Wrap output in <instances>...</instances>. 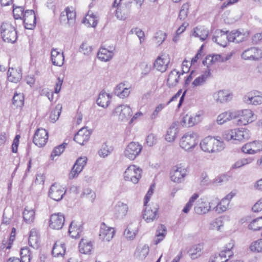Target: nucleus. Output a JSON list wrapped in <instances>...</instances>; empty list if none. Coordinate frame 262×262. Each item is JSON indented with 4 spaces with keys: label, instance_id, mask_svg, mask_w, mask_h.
<instances>
[{
    "label": "nucleus",
    "instance_id": "17",
    "mask_svg": "<svg viewBox=\"0 0 262 262\" xmlns=\"http://www.w3.org/2000/svg\"><path fill=\"white\" fill-rule=\"evenodd\" d=\"M261 57V50L255 47L245 50L242 54V58L245 60H257Z\"/></svg>",
    "mask_w": 262,
    "mask_h": 262
},
{
    "label": "nucleus",
    "instance_id": "36",
    "mask_svg": "<svg viewBox=\"0 0 262 262\" xmlns=\"http://www.w3.org/2000/svg\"><path fill=\"white\" fill-rule=\"evenodd\" d=\"M208 34V30L205 28L204 27H197L195 28L192 33L193 36L200 38L202 41L207 38Z\"/></svg>",
    "mask_w": 262,
    "mask_h": 262
},
{
    "label": "nucleus",
    "instance_id": "44",
    "mask_svg": "<svg viewBox=\"0 0 262 262\" xmlns=\"http://www.w3.org/2000/svg\"><path fill=\"white\" fill-rule=\"evenodd\" d=\"M97 18V16L92 12L90 13V11H89L86 17L83 20V23L89 24V26L92 27H95L98 23Z\"/></svg>",
    "mask_w": 262,
    "mask_h": 262
},
{
    "label": "nucleus",
    "instance_id": "45",
    "mask_svg": "<svg viewBox=\"0 0 262 262\" xmlns=\"http://www.w3.org/2000/svg\"><path fill=\"white\" fill-rule=\"evenodd\" d=\"M62 106L60 104H57L54 109H53L50 114L49 120L52 122H56L59 118L61 113Z\"/></svg>",
    "mask_w": 262,
    "mask_h": 262
},
{
    "label": "nucleus",
    "instance_id": "58",
    "mask_svg": "<svg viewBox=\"0 0 262 262\" xmlns=\"http://www.w3.org/2000/svg\"><path fill=\"white\" fill-rule=\"evenodd\" d=\"M157 138L155 135L150 134L146 138V143L149 146H152L156 144Z\"/></svg>",
    "mask_w": 262,
    "mask_h": 262
},
{
    "label": "nucleus",
    "instance_id": "18",
    "mask_svg": "<svg viewBox=\"0 0 262 262\" xmlns=\"http://www.w3.org/2000/svg\"><path fill=\"white\" fill-rule=\"evenodd\" d=\"M24 24L27 29H33L36 25V16L32 10H26L24 14Z\"/></svg>",
    "mask_w": 262,
    "mask_h": 262
},
{
    "label": "nucleus",
    "instance_id": "6",
    "mask_svg": "<svg viewBox=\"0 0 262 262\" xmlns=\"http://www.w3.org/2000/svg\"><path fill=\"white\" fill-rule=\"evenodd\" d=\"M142 146L138 142H131L126 147L123 154L124 156L130 160H135L141 153Z\"/></svg>",
    "mask_w": 262,
    "mask_h": 262
},
{
    "label": "nucleus",
    "instance_id": "25",
    "mask_svg": "<svg viewBox=\"0 0 262 262\" xmlns=\"http://www.w3.org/2000/svg\"><path fill=\"white\" fill-rule=\"evenodd\" d=\"M230 56H224L220 54L208 55L205 60L203 61L204 64L211 65L218 62H224L229 60Z\"/></svg>",
    "mask_w": 262,
    "mask_h": 262
},
{
    "label": "nucleus",
    "instance_id": "49",
    "mask_svg": "<svg viewBox=\"0 0 262 262\" xmlns=\"http://www.w3.org/2000/svg\"><path fill=\"white\" fill-rule=\"evenodd\" d=\"M201 246L200 245L193 246L188 251L192 259H195L201 255Z\"/></svg>",
    "mask_w": 262,
    "mask_h": 262
},
{
    "label": "nucleus",
    "instance_id": "34",
    "mask_svg": "<svg viewBox=\"0 0 262 262\" xmlns=\"http://www.w3.org/2000/svg\"><path fill=\"white\" fill-rule=\"evenodd\" d=\"M93 249L92 243L82 239L79 244V250L81 253L89 254Z\"/></svg>",
    "mask_w": 262,
    "mask_h": 262
},
{
    "label": "nucleus",
    "instance_id": "20",
    "mask_svg": "<svg viewBox=\"0 0 262 262\" xmlns=\"http://www.w3.org/2000/svg\"><path fill=\"white\" fill-rule=\"evenodd\" d=\"M159 206L157 204H152L150 207H146L143 213L144 219L147 222L153 221L157 217Z\"/></svg>",
    "mask_w": 262,
    "mask_h": 262
},
{
    "label": "nucleus",
    "instance_id": "35",
    "mask_svg": "<svg viewBox=\"0 0 262 262\" xmlns=\"http://www.w3.org/2000/svg\"><path fill=\"white\" fill-rule=\"evenodd\" d=\"M39 237L38 232L34 229L31 230L28 238L29 246L33 248H37L39 246Z\"/></svg>",
    "mask_w": 262,
    "mask_h": 262
},
{
    "label": "nucleus",
    "instance_id": "41",
    "mask_svg": "<svg viewBox=\"0 0 262 262\" xmlns=\"http://www.w3.org/2000/svg\"><path fill=\"white\" fill-rule=\"evenodd\" d=\"M23 218L27 223L33 222L35 219V211L33 209L26 207L23 212Z\"/></svg>",
    "mask_w": 262,
    "mask_h": 262
},
{
    "label": "nucleus",
    "instance_id": "26",
    "mask_svg": "<svg viewBox=\"0 0 262 262\" xmlns=\"http://www.w3.org/2000/svg\"><path fill=\"white\" fill-rule=\"evenodd\" d=\"M213 97L217 102L223 103L231 100L232 94L227 90H220L214 94Z\"/></svg>",
    "mask_w": 262,
    "mask_h": 262
},
{
    "label": "nucleus",
    "instance_id": "51",
    "mask_svg": "<svg viewBox=\"0 0 262 262\" xmlns=\"http://www.w3.org/2000/svg\"><path fill=\"white\" fill-rule=\"evenodd\" d=\"M185 121H188V125L189 126H192L195 124L198 123L201 120L200 115L196 114L194 116H186L184 118Z\"/></svg>",
    "mask_w": 262,
    "mask_h": 262
},
{
    "label": "nucleus",
    "instance_id": "4",
    "mask_svg": "<svg viewBox=\"0 0 262 262\" xmlns=\"http://www.w3.org/2000/svg\"><path fill=\"white\" fill-rule=\"evenodd\" d=\"M198 136L196 133L188 132L184 134L180 139V146L185 150L193 149L198 143Z\"/></svg>",
    "mask_w": 262,
    "mask_h": 262
},
{
    "label": "nucleus",
    "instance_id": "62",
    "mask_svg": "<svg viewBox=\"0 0 262 262\" xmlns=\"http://www.w3.org/2000/svg\"><path fill=\"white\" fill-rule=\"evenodd\" d=\"M223 138L227 141L234 140L233 129L225 131L223 135Z\"/></svg>",
    "mask_w": 262,
    "mask_h": 262
},
{
    "label": "nucleus",
    "instance_id": "27",
    "mask_svg": "<svg viewBox=\"0 0 262 262\" xmlns=\"http://www.w3.org/2000/svg\"><path fill=\"white\" fill-rule=\"evenodd\" d=\"M83 226L80 224L73 221L71 222L69 229V233L71 237L73 238H79L83 231Z\"/></svg>",
    "mask_w": 262,
    "mask_h": 262
},
{
    "label": "nucleus",
    "instance_id": "46",
    "mask_svg": "<svg viewBox=\"0 0 262 262\" xmlns=\"http://www.w3.org/2000/svg\"><path fill=\"white\" fill-rule=\"evenodd\" d=\"M194 211L198 214H205L209 211V208L208 207V203L201 202L198 204L194 207Z\"/></svg>",
    "mask_w": 262,
    "mask_h": 262
},
{
    "label": "nucleus",
    "instance_id": "11",
    "mask_svg": "<svg viewBox=\"0 0 262 262\" xmlns=\"http://www.w3.org/2000/svg\"><path fill=\"white\" fill-rule=\"evenodd\" d=\"M244 101L248 104L260 105L262 104V93L257 91H251L244 96Z\"/></svg>",
    "mask_w": 262,
    "mask_h": 262
},
{
    "label": "nucleus",
    "instance_id": "21",
    "mask_svg": "<svg viewBox=\"0 0 262 262\" xmlns=\"http://www.w3.org/2000/svg\"><path fill=\"white\" fill-rule=\"evenodd\" d=\"M114 234V228L107 227L104 223L101 224L99 237L102 241L109 242L112 239Z\"/></svg>",
    "mask_w": 262,
    "mask_h": 262
},
{
    "label": "nucleus",
    "instance_id": "39",
    "mask_svg": "<svg viewBox=\"0 0 262 262\" xmlns=\"http://www.w3.org/2000/svg\"><path fill=\"white\" fill-rule=\"evenodd\" d=\"M210 76V72L209 71H206L202 75L194 79L192 83V86L194 87L203 85Z\"/></svg>",
    "mask_w": 262,
    "mask_h": 262
},
{
    "label": "nucleus",
    "instance_id": "37",
    "mask_svg": "<svg viewBox=\"0 0 262 262\" xmlns=\"http://www.w3.org/2000/svg\"><path fill=\"white\" fill-rule=\"evenodd\" d=\"M180 74L178 71L175 69L173 70L169 74L167 82L169 87H173L177 85L179 82Z\"/></svg>",
    "mask_w": 262,
    "mask_h": 262
},
{
    "label": "nucleus",
    "instance_id": "63",
    "mask_svg": "<svg viewBox=\"0 0 262 262\" xmlns=\"http://www.w3.org/2000/svg\"><path fill=\"white\" fill-rule=\"evenodd\" d=\"M123 10L118 8L116 10V16L117 18L120 20H125L127 17V13L123 12Z\"/></svg>",
    "mask_w": 262,
    "mask_h": 262
},
{
    "label": "nucleus",
    "instance_id": "24",
    "mask_svg": "<svg viewBox=\"0 0 262 262\" xmlns=\"http://www.w3.org/2000/svg\"><path fill=\"white\" fill-rule=\"evenodd\" d=\"M169 62V59L162 55L157 57L154 62V66L157 70L164 72L167 70Z\"/></svg>",
    "mask_w": 262,
    "mask_h": 262
},
{
    "label": "nucleus",
    "instance_id": "3",
    "mask_svg": "<svg viewBox=\"0 0 262 262\" xmlns=\"http://www.w3.org/2000/svg\"><path fill=\"white\" fill-rule=\"evenodd\" d=\"M227 31H223L222 30H216L215 31L216 36L212 37V41L223 46H224V44L222 42H217V39L220 37H223L224 38H226L229 41L234 42L235 43H238L242 41L243 39L242 34L238 31H232L228 34H227Z\"/></svg>",
    "mask_w": 262,
    "mask_h": 262
},
{
    "label": "nucleus",
    "instance_id": "14",
    "mask_svg": "<svg viewBox=\"0 0 262 262\" xmlns=\"http://www.w3.org/2000/svg\"><path fill=\"white\" fill-rule=\"evenodd\" d=\"M187 174V170L183 168L181 165H177L173 167L170 172V178L172 181L177 183H181L183 181Z\"/></svg>",
    "mask_w": 262,
    "mask_h": 262
},
{
    "label": "nucleus",
    "instance_id": "10",
    "mask_svg": "<svg viewBox=\"0 0 262 262\" xmlns=\"http://www.w3.org/2000/svg\"><path fill=\"white\" fill-rule=\"evenodd\" d=\"M86 162L87 158L86 157L78 158L69 174V178L72 179L77 177L83 169L86 164Z\"/></svg>",
    "mask_w": 262,
    "mask_h": 262
},
{
    "label": "nucleus",
    "instance_id": "59",
    "mask_svg": "<svg viewBox=\"0 0 262 262\" xmlns=\"http://www.w3.org/2000/svg\"><path fill=\"white\" fill-rule=\"evenodd\" d=\"M223 226L222 221L220 218L215 219L211 224V227L212 229L219 230L220 227Z\"/></svg>",
    "mask_w": 262,
    "mask_h": 262
},
{
    "label": "nucleus",
    "instance_id": "48",
    "mask_svg": "<svg viewBox=\"0 0 262 262\" xmlns=\"http://www.w3.org/2000/svg\"><path fill=\"white\" fill-rule=\"evenodd\" d=\"M113 150V147L104 143L100 150L98 151V154L100 157L105 158L108 156Z\"/></svg>",
    "mask_w": 262,
    "mask_h": 262
},
{
    "label": "nucleus",
    "instance_id": "23",
    "mask_svg": "<svg viewBox=\"0 0 262 262\" xmlns=\"http://www.w3.org/2000/svg\"><path fill=\"white\" fill-rule=\"evenodd\" d=\"M239 115H240V112H225L217 116L216 121L219 124L222 125L232 119L237 118Z\"/></svg>",
    "mask_w": 262,
    "mask_h": 262
},
{
    "label": "nucleus",
    "instance_id": "56",
    "mask_svg": "<svg viewBox=\"0 0 262 262\" xmlns=\"http://www.w3.org/2000/svg\"><path fill=\"white\" fill-rule=\"evenodd\" d=\"M13 15L15 19L21 18L24 16V9L21 7H17L13 9Z\"/></svg>",
    "mask_w": 262,
    "mask_h": 262
},
{
    "label": "nucleus",
    "instance_id": "38",
    "mask_svg": "<svg viewBox=\"0 0 262 262\" xmlns=\"http://www.w3.org/2000/svg\"><path fill=\"white\" fill-rule=\"evenodd\" d=\"M111 97L110 95L104 92H101L97 99V103L103 107L108 106L110 102Z\"/></svg>",
    "mask_w": 262,
    "mask_h": 262
},
{
    "label": "nucleus",
    "instance_id": "16",
    "mask_svg": "<svg viewBox=\"0 0 262 262\" xmlns=\"http://www.w3.org/2000/svg\"><path fill=\"white\" fill-rule=\"evenodd\" d=\"M237 112H240V115L237 117L239 118L237 121V124L238 125H247L255 119L254 114L251 110L246 109Z\"/></svg>",
    "mask_w": 262,
    "mask_h": 262
},
{
    "label": "nucleus",
    "instance_id": "43",
    "mask_svg": "<svg viewBox=\"0 0 262 262\" xmlns=\"http://www.w3.org/2000/svg\"><path fill=\"white\" fill-rule=\"evenodd\" d=\"M24 103V97L23 94L15 93L13 97L12 104L15 107L21 108Z\"/></svg>",
    "mask_w": 262,
    "mask_h": 262
},
{
    "label": "nucleus",
    "instance_id": "5",
    "mask_svg": "<svg viewBox=\"0 0 262 262\" xmlns=\"http://www.w3.org/2000/svg\"><path fill=\"white\" fill-rule=\"evenodd\" d=\"M142 170L140 167L135 165L128 167L124 173V178L125 181L132 182L137 184L141 177Z\"/></svg>",
    "mask_w": 262,
    "mask_h": 262
},
{
    "label": "nucleus",
    "instance_id": "29",
    "mask_svg": "<svg viewBox=\"0 0 262 262\" xmlns=\"http://www.w3.org/2000/svg\"><path fill=\"white\" fill-rule=\"evenodd\" d=\"M179 129L176 123H172L167 129L165 135V140L168 142H173L176 138Z\"/></svg>",
    "mask_w": 262,
    "mask_h": 262
},
{
    "label": "nucleus",
    "instance_id": "19",
    "mask_svg": "<svg viewBox=\"0 0 262 262\" xmlns=\"http://www.w3.org/2000/svg\"><path fill=\"white\" fill-rule=\"evenodd\" d=\"M91 132L86 127L81 128L74 137V140L80 145H84L89 140Z\"/></svg>",
    "mask_w": 262,
    "mask_h": 262
},
{
    "label": "nucleus",
    "instance_id": "9",
    "mask_svg": "<svg viewBox=\"0 0 262 262\" xmlns=\"http://www.w3.org/2000/svg\"><path fill=\"white\" fill-rule=\"evenodd\" d=\"M66 193L64 188L58 184L54 183L52 185L49 191V196L56 201H59Z\"/></svg>",
    "mask_w": 262,
    "mask_h": 262
},
{
    "label": "nucleus",
    "instance_id": "1",
    "mask_svg": "<svg viewBox=\"0 0 262 262\" xmlns=\"http://www.w3.org/2000/svg\"><path fill=\"white\" fill-rule=\"evenodd\" d=\"M200 145L203 151L212 153L220 151L225 148V144L223 141L211 137L204 138Z\"/></svg>",
    "mask_w": 262,
    "mask_h": 262
},
{
    "label": "nucleus",
    "instance_id": "40",
    "mask_svg": "<svg viewBox=\"0 0 262 262\" xmlns=\"http://www.w3.org/2000/svg\"><path fill=\"white\" fill-rule=\"evenodd\" d=\"M21 78V74L18 72L16 69L9 68L8 71V79L9 81L16 83L19 81Z\"/></svg>",
    "mask_w": 262,
    "mask_h": 262
},
{
    "label": "nucleus",
    "instance_id": "30",
    "mask_svg": "<svg viewBox=\"0 0 262 262\" xmlns=\"http://www.w3.org/2000/svg\"><path fill=\"white\" fill-rule=\"evenodd\" d=\"M128 211V207L126 204L119 202L114 207V211L117 218H122L124 216Z\"/></svg>",
    "mask_w": 262,
    "mask_h": 262
},
{
    "label": "nucleus",
    "instance_id": "12",
    "mask_svg": "<svg viewBox=\"0 0 262 262\" xmlns=\"http://www.w3.org/2000/svg\"><path fill=\"white\" fill-rule=\"evenodd\" d=\"M234 242L230 241L224 247V249L220 252L218 255H215L214 257V260H212V262H223L224 260H222L223 258H226L227 257L229 258L233 255V253L232 251V249L234 247Z\"/></svg>",
    "mask_w": 262,
    "mask_h": 262
},
{
    "label": "nucleus",
    "instance_id": "8",
    "mask_svg": "<svg viewBox=\"0 0 262 262\" xmlns=\"http://www.w3.org/2000/svg\"><path fill=\"white\" fill-rule=\"evenodd\" d=\"M75 19V12L74 10H71L68 7L61 13L59 16L60 24L63 25H68L69 26H73L74 24Z\"/></svg>",
    "mask_w": 262,
    "mask_h": 262
},
{
    "label": "nucleus",
    "instance_id": "57",
    "mask_svg": "<svg viewBox=\"0 0 262 262\" xmlns=\"http://www.w3.org/2000/svg\"><path fill=\"white\" fill-rule=\"evenodd\" d=\"M252 150L254 154L262 150V142L259 141H255L252 142Z\"/></svg>",
    "mask_w": 262,
    "mask_h": 262
},
{
    "label": "nucleus",
    "instance_id": "53",
    "mask_svg": "<svg viewBox=\"0 0 262 262\" xmlns=\"http://www.w3.org/2000/svg\"><path fill=\"white\" fill-rule=\"evenodd\" d=\"M229 205V201L223 199L217 206V212L221 213L225 211L228 208Z\"/></svg>",
    "mask_w": 262,
    "mask_h": 262
},
{
    "label": "nucleus",
    "instance_id": "42",
    "mask_svg": "<svg viewBox=\"0 0 262 262\" xmlns=\"http://www.w3.org/2000/svg\"><path fill=\"white\" fill-rule=\"evenodd\" d=\"M166 233V228L163 225H160L157 230V238L155 240V244L157 245L164 238Z\"/></svg>",
    "mask_w": 262,
    "mask_h": 262
},
{
    "label": "nucleus",
    "instance_id": "33",
    "mask_svg": "<svg viewBox=\"0 0 262 262\" xmlns=\"http://www.w3.org/2000/svg\"><path fill=\"white\" fill-rule=\"evenodd\" d=\"M248 129L245 128L233 129L234 140L242 141L248 139L249 138V133Z\"/></svg>",
    "mask_w": 262,
    "mask_h": 262
},
{
    "label": "nucleus",
    "instance_id": "47",
    "mask_svg": "<svg viewBox=\"0 0 262 262\" xmlns=\"http://www.w3.org/2000/svg\"><path fill=\"white\" fill-rule=\"evenodd\" d=\"M250 230L254 231L260 230L262 228V216L254 219L248 225Z\"/></svg>",
    "mask_w": 262,
    "mask_h": 262
},
{
    "label": "nucleus",
    "instance_id": "13",
    "mask_svg": "<svg viewBox=\"0 0 262 262\" xmlns=\"http://www.w3.org/2000/svg\"><path fill=\"white\" fill-rule=\"evenodd\" d=\"M48 140V133L43 128H38L35 132L34 138V143L38 147H42L46 145Z\"/></svg>",
    "mask_w": 262,
    "mask_h": 262
},
{
    "label": "nucleus",
    "instance_id": "54",
    "mask_svg": "<svg viewBox=\"0 0 262 262\" xmlns=\"http://www.w3.org/2000/svg\"><path fill=\"white\" fill-rule=\"evenodd\" d=\"M189 5L188 3L183 4L180 11L179 18L181 20L185 19L188 16Z\"/></svg>",
    "mask_w": 262,
    "mask_h": 262
},
{
    "label": "nucleus",
    "instance_id": "60",
    "mask_svg": "<svg viewBox=\"0 0 262 262\" xmlns=\"http://www.w3.org/2000/svg\"><path fill=\"white\" fill-rule=\"evenodd\" d=\"M243 152L248 154H254L252 150V144L251 142L245 144L242 148Z\"/></svg>",
    "mask_w": 262,
    "mask_h": 262
},
{
    "label": "nucleus",
    "instance_id": "28",
    "mask_svg": "<svg viewBox=\"0 0 262 262\" xmlns=\"http://www.w3.org/2000/svg\"><path fill=\"white\" fill-rule=\"evenodd\" d=\"M64 57L63 53H60L56 49H53L51 51V60L53 64L61 67L63 64Z\"/></svg>",
    "mask_w": 262,
    "mask_h": 262
},
{
    "label": "nucleus",
    "instance_id": "55",
    "mask_svg": "<svg viewBox=\"0 0 262 262\" xmlns=\"http://www.w3.org/2000/svg\"><path fill=\"white\" fill-rule=\"evenodd\" d=\"M67 145V143H63L62 144L55 147L51 153V157L53 158L54 157L60 155L61 153H62L64 151V148Z\"/></svg>",
    "mask_w": 262,
    "mask_h": 262
},
{
    "label": "nucleus",
    "instance_id": "7",
    "mask_svg": "<svg viewBox=\"0 0 262 262\" xmlns=\"http://www.w3.org/2000/svg\"><path fill=\"white\" fill-rule=\"evenodd\" d=\"M113 115H118L119 120L121 121H127L132 115V110L129 106L121 104L115 108Z\"/></svg>",
    "mask_w": 262,
    "mask_h": 262
},
{
    "label": "nucleus",
    "instance_id": "32",
    "mask_svg": "<svg viewBox=\"0 0 262 262\" xmlns=\"http://www.w3.org/2000/svg\"><path fill=\"white\" fill-rule=\"evenodd\" d=\"M66 252L65 245L63 243L56 242L53 247L52 253L55 257L62 256Z\"/></svg>",
    "mask_w": 262,
    "mask_h": 262
},
{
    "label": "nucleus",
    "instance_id": "64",
    "mask_svg": "<svg viewBox=\"0 0 262 262\" xmlns=\"http://www.w3.org/2000/svg\"><path fill=\"white\" fill-rule=\"evenodd\" d=\"M252 209L255 212H258L262 210V198L254 205Z\"/></svg>",
    "mask_w": 262,
    "mask_h": 262
},
{
    "label": "nucleus",
    "instance_id": "61",
    "mask_svg": "<svg viewBox=\"0 0 262 262\" xmlns=\"http://www.w3.org/2000/svg\"><path fill=\"white\" fill-rule=\"evenodd\" d=\"M92 50L91 47L89 46L86 43H82L80 48V52L83 53L85 55H89Z\"/></svg>",
    "mask_w": 262,
    "mask_h": 262
},
{
    "label": "nucleus",
    "instance_id": "15",
    "mask_svg": "<svg viewBox=\"0 0 262 262\" xmlns=\"http://www.w3.org/2000/svg\"><path fill=\"white\" fill-rule=\"evenodd\" d=\"M65 218L61 213H54L50 216L49 226L53 229H61L64 223Z\"/></svg>",
    "mask_w": 262,
    "mask_h": 262
},
{
    "label": "nucleus",
    "instance_id": "2",
    "mask_svg": "<svg viewBox=\"0 0 262 262\" xmlns=\"http://www.w3.org/2000/svg\"><path fill=\"white\" fill-rule=\"evenodd\" d=\"M1 36L5 42L14 43L17 39L15 27L9 22H3L0 27Z\"/></svg>",
    "mask_w": 262,
    "mask_h": 262
},
{
    "label": "nucleus",
    "instance_id": "31",
    "mask_svg": "<svg viewBox=\"0 0 262 262\" xmlns=\"http://www.w3.org/2000/svg\"><path fill=\"white\" fill-rule=\"evenodd\" d=\"M138 231V225L137 222L132 223L129 224L127 229L124 231V235L126 238L132 239H133Z\"/></svg>",
    "mask_w": 262,
    "mask_h": 262
},
{
    "label": "nucleus",
    "instance_id": "50",
    "mask_svg": "<svg viewBox=\"0 0 262 262\" xmlns=\"http://www.w3.org/2000/svg\"><path fill=\"white\" fill-rule=\"evenodd\" d=\"M253 161L252 158H243L237 161L233 165V168H238L246 165L252 163Z\"/></svg>",
    "mask_w": 262,
    "mask_h": 262
},
{
    "label": "nucleus",
    "instance_id": "22",
    "mask_svg": "<svg viewBox=\"0 0 262 262\" xmlns=\"http://www.w3.org/2000/svg\"><path fill=\"white\" fill-rule=\"evenodd\" d=\"M114 50L115 48L113 47H110V49L101 47L97 53V57L102 61H108L114 55Z\"/></svg>",
    "mask_w": 262,
    "mask_h": 262
},
{
    "label": "nucleus",
    "instance_id": "52",
    "mask_svg": "<svg viewBox=\"0 0 262 262\" xmlns=\"http://www.w3.org/2000/svg\"><path fill=\"white\" fill-rule=\"evenodd\" d=\"M21 260L23 262H30L31 252L28 247H24L21 249L20 252Z\"/></svg>",
    "mask_w": 262,
    "mask_h": 262
}]
</instances>
